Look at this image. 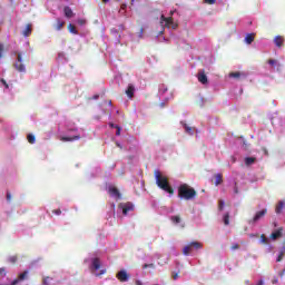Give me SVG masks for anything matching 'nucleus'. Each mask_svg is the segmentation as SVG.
Instances as JSON below:
<instances>
[{"mask_svg":"<svg viewBox=\"0 0 285 285\" xmlns=\"http://www.w3.org/2000/svg\"><path fill=\"white\" fill-rule=\"evenodd\" d=\"M178 197L179 199H186V202H190V199H195L197 197V190L190 187L188 184H181L178 187Z\"/></svg>","mask_w":285,"mask_h":285,"instance_id":"2","label":"nucleus"},{"mask_svg":"<svg viewBox=\"0 0 285 285\" xmlns=\"http://www.w3.org/2000/svg\"><path fill=\"white\" fill-rule=\"evenodd\" d=\"M91 268L92 271H99L101 268V261L99 258H92Z\"/></svg>","mask_w":285,"mask_h":285,"instance_id":"12","label":"nucleus"},{"mask_svg":"<svg viewBox=\"0 0 285 285\" xmlns=\"http://www.w3.org/2000/svg\"><path fill=\"white\" fill-rule=\"evenodd\" d=\"M256 158L255 157H246L245 158V165L246 166H252V164H255Z\"/></svg>","mask_w":285,"mask_h":285,"instance_id":"25","label":"nucleus"},{"mask_svg":"<svg viewBox=\"0 0 285 285\" xmlns=\"http://www.w3.org/2000/svg\"><path fill=\"white\" fill-rule=\"evenodd\" d=\"M50 282H52V278L49 277V276L42 278V284L43 285H50Z\"/></svg>","mask_w":285,"mask_h":285,"instance_id":"29","label":"nucleus"},{"mask_svg":"<svg viewBox=\"0 0 285 285\" xmlns=\"http://www.w3.org/2000/svg\"><path fill=\"white\" fill-rule=\"evenodd\" d=\"M106 269H101L100 273L96 274V277H99L100 275H105Z\"/></svg>","mask_w":285,"mask_h":285,"instance_id":"45","label":"nucleus"},{"mask_svg":"<svg viewBox=\"0 0 285 285\" xmlns=\"http://www.w3.org/2000/svg\"><path fill=\"white\" fill-rule=\"evenodd\" d=\"M109 126H110V128H117V125H115L112 122H110Z\"/></svg>","mask_w":285,"mask_h":285,"instance_id":"48","label":"nucleus"},{"mask_svg":"<svg viewBox=\"0 0 285 285\" xmlns=\"http://www.w3.org/2000/svg\"><path fill=\"white\" fill-rule=\"evenodd\" d=\"M285 202L279 200L278 204L275 207L276 215H282V210H284Z\"/></svg>","mask_w":285,"mask_h":285,"instance_id":"16","label":"nucleus"},{"mask_svg":"<svg viewBox=\"0 0 285 285\" xmlns=\"http://www.w3.org/2000/svg\"><path fill=\"white\" fill-rule=\"evenodd\" d=\"M117 279H119V282H128V273L126 271H120L117 273L116 275Z\"/></svg>","mask_w":285,"mask_h":285,"instance_id":"10","label":"nucleus"},{"mask_svg":"<svg viewBox=\"0 0 285 285\" xmlns=\"http://www.w3.org/2000/svg\"><path fill=\"white\" fill-rule=\"evenodd\" d=\"M224 224L225 226H228V224H230V214H225L224 215Z\"/></svg>","mask_w":285,"mask_h":285,"instance_id":"28","label":"nucleus"},{"mask_svg":"<svg viewBox=\"0 0 285 285\" xmlns=\"http://www.w3.org/2000/svg\"><path fill=\"white\" fill-rule=\"evenodd\" d=\"M156 184L160 190H165V193H168L169 195H175V189L170 187V183H168V177L161 175V171L159 169H156L154 171Z\"/></svg>","mask_w":285,"mask_h":285,"instance_id":"1","label":"nucleus"},{"mask_svg":"<svg viewBox=\"0 0 285 285\" xmlns=\"http://www.w3.org/2000/svg\"><path fill=\"white\" fill-rule=\"evenodd\" d=\"M1 83H3V86H4L6 88H9L8 82H6L4 79H1Z\"/></svg>","mask_w":285,"mask_h":285,"instance_id":"47","label":"nucleus"},{"mask_svg":"<svg viewBox=\"0 0 285 285\" xmlns=\"http://www.w3.org/2000/svg\"><path fill=\"white\" fill-rule=\"evenodd\" d=\"M0 275H2L3 277H6V269L3 267L0 268Z\"/></svg>","mask_w":285,"mask_h":285,"instance_id":"44","label":"nucleus"},{"mask_svg":"<svg viewBox=\"0 0 285 285\" xmlns=\"http://www.w3.org/2000/svg\"><path fill=\"white\" fill-rule=\"evenodd\" d=\"M117 131L116 135L119 137V135H121V127L120 126H116Z\"/></svg>","mask_w":285,"mask_h":285,"instance_id":"41","label":"nucleus"},{"mask_svg":"<svg viewBox=\"0 0 285 285\" xmlns=\"http://www.w3.org/2000/svg\"><path fill=\"white\" fill-rule=\"evenodd\" d=\"M169 14H170V17H173V14H175V11H170Z\"/></svg>","mask_w":285,"mask_h":285,"instance_id":"52","label":"nucleus"},{"mask_svg":"<svg viewBox=\"0 0 285 285\" xmlns=\"http://www.w3.org/2000/svg\"><path fill=\"white\" fill-rule=\"evenodd\" d=\"M136 285H144L141 281H136Z\"/></svg>","mask_w":285,"mask_h":285,"instance_id":"50","label":"nucleus"},{"mask_svg":"<svg viewBox=\"0 0 285 285\" xmlns=\"http://www.w3.org/2000/svg\"><path fill=\"white\" fill-rule=\"evenodd\" d=\"M282 235H284V228L279 227L277 230L273 232L269 237L273 240H275V239H279V237H282Z\"/></svg>","mask_w":285,"mask_h":285,"instance_id":"9","label":"nucleus"},{"mask_svg":"<svg viewBox=\"0 0 285 285\" xmlns=\"http://www.w3.org/2000/svg\"><path fill=\"white\" fill-rule=\"evenodd\" d=\"M208 6H215L217 3V0H204Z\"/></svg>","mask_w":285,"mask_h":285,"instance_id":"35","label":"nucleus"},{"mask_svg":"<svg viewBox=\"0 0 285 285\" xmlns=\"http://www.w3.org/2000/svg\"><path fill=\"white\" fill-rule=\"evenodd\" d=\"M68 30L69 32H71V35H79V31H77V27H75V24L72 23L68 24Z\"/></svg>","mask_w":285,"mask_h":285,"instance_id":"24","label":"nucleus"},{"mask_svg":"<svg viewBox=\"0 0 285 285\" xmlns=\"http://www.w3.org/2000/svg\"><path fill=\"white\" fill-rule=\"evenodd\" d=\"M171 222L174 224H179L181 222V217H179V216H171Z\"/></svg>","mask_w":285,"mask_h":285,"instance_id":"30","label":"nucleus"},{"mask_svg":"<svg viewBox=\"0 0 285 285\" xmlns=\"http://www.w3.org/2000/svg\"><path fill=\"white\" fill-rule=\"evenodd\" d=\"M27 139H28V141H29L30 144H35V141H36L35 135H32V134H29V135L27 136Z\"/></svg>","mask_w":285,"mask_h":285,"instance_id":"31","label":"nucleus"},{"mask_svg":"<svg viewBox=\"0 0 285 285\" xmlns=\"http://www.w3.org/2000/svg\"><path fill=\"white\" fill-rule=\"evenodd\" d=\"M229 77H232L233 79H239V77H246V73H242L239 71H235V72H230Z\"/></svg>","mask_w":285,"mask_h":285,"instance_id":"20","label":"nucleus"},{"mask_svg":"<svg viewBox=\"0 0 285 285\" xmlns=\"http://www.w3.org/2000/svg\"><path fill=\"white\" fill-rule=\"evenodd\" d=\"M268 63H269V66H275L276 61L273 60V59H269V60H268Z\"/></svg>","mask_w":285,"mask_h":285,"instance_id":"46","label":"nucleus"},{"mask_svg":"<svg viewBox=\"0 0 285 285\" xmlns=\"http://www.w3.org/2000/svg\"><path fill=\"white\" fill-rule=\"evenodd\" d=\"M197 79L200 83H203L204 86H206V83H208V76H206L205 72H198L197 75Z\"/></svg>","mask_w":285,"mask_h":285,"instance_id":"11","label":"nucleus"},{"mask_svg":"<svg viewBox=\"0 0 285 285\" xmlns=\"http://www.w3.org/2000/svg\"><path fill=\"white\" fill-rule=\"evenodd\" d=\"M13 68H16L18 72H26V65L23 63V56L21 53H18Z\"/></svg>","mask_w":285,"mask_h":285,"instance_id":"5","label":"nucleus"},{"mask_svg":"<svg viewBox=\"0 0 285 285\" xmlns=\"http://www.w3.org/2000/svg\"><path fill=\"white\" fill-rule=\"evenodd\" d=\"M274 43L277 48H282V46H284V37L282 36H276L274 38Z\"/></svg>","mask_w":285,"mask_h":285,"instance_id":"17","label":"nucleus"},{"mask_svg":"<svg viewBox=\"0 0 285 285\" xmlns=\"http://www.w3.org/2000/svg\"><path fill=\"white\" fill-rule=\"evenodd\" d=\"M63 26H66V22L61 21V19H57L56 30H61V28H63Z\"/></svg>","mask_w":285,"mask_h":285,"instance_id":"27","label":"nucleus"},{"mask_svg":"<svg viewBox=\"0 0 285 285\" xmlns=\"http://www.w3.org/2000/svg\"><path fill=\"white\" fill-rule=\"evenodd\" d=\"M255 41V33H248L246 37H245V42L250 46V43H253Z\"/></svg>","mask_w":285,"mask_h":285,"instance_id":"19","label":"nucleus"},{"mask_svg":"<svg viewBox=\"0 0 285 285\" xmlns=\"http://www.w3.org/2000/svg\"><path fill=\"white\" fill-rule=\"evenodd\" d=\"M184 128H185V131L187 132V135H195V130H193V127L188 126L187 124L185 122H181Z\"/></svg>","mask_w":285,"mask_h":285,"instance_id":"22","label":"nucleus"},{"mask_svg":"<svg viewBox=\"0 0 285 285\" xmlns=\"http://www.w3.org/2000/svg\"><path fill=\"white\" fill-rule=\"evenodd\" d=\"M266 215H268V209L263 208L262 210L256 212L254 217L248 220V224L254 226V224H257V222H259V219H264V217H266Z\"/></svg>","mask_w":285,"mask_h":285,"instance_id":"3","label":"nucleus"},{"mask_svg":"<svg viewBox=\"0 0 285 285\" xmlns=\"http://www.w3.org/2000/svg\"><path fill=\"white\" fill-rule=\"evenodd\" d=\"M234 193H235V195H239V188L237 187V184L234 187Z\"/></svg>","mask_w":285,"mask_h":285,"instance_id":"42","label":"nucleus"},{"mask_svg":"<svg viewBox=\"0 0 285 285\" xmlns=\"http://www.w3.org/2000/svg\"><path fill=\"white\" fill-rule=\"evenodd\" d=\"M63 12H65V17L67 19H72V17H75V12L72 11V9L70 7H65Z\"/></svg>","mask_w":285,"mask_h":285,"instance_id":"15","label":"nucleus"},{"mask_svg":"<svg viewBox=\"0 0 285 285\" xmlns=\"http://www.w3.org/2000/svg\"><path fill=\"white\" fill-rule=\"evenodd\" d=\"M261 244H268V237L264 234L261 235Z\"/></svg>","mask_w":285,"mask_h":285,"instance_id":"32","label":"nucleus"},{"mask_svg":"<svg viewBox=\"0 0 285 285\" xmlns=\"http://www.w3.org/2000/svg\"><path fill=\"white\" fill-rule=\"evenodd\" d=\"M79 26H86V19H78Z\"/></svg>","mask_w":285,"mask_h":285,"instance_id":"37","label":"nucleus"},{"mask_svg":"<svg viewBox=\"0 0 285 285\" xmlns=\"http://www.w3.org/2000/svg\"><path fill=\"white\" fill-rule=\"evenodd\" d=\"M225 203L224 200H218V210H224Z\"/></svg>","mask_w":285,"mask_h":285,"instance_id":"33","label":"nucleus"},{"mask_svg":"<svg viewBox=\"0 0 285 285\" xmlns=\"http://www.w3.org/2000/svg\"><path fill=\"white\" fill-rule=\"evenodd\" d=\"M233 161H235V158H233Z\"/></svg>","mask_w":285,"mask_h":285,"instance_id":"54","label":"nucleus"},{"mask_svg":"<svg viewBox=\"0 0 285 285\" xmlns=\"http://www.w3.org/2000/svg\"><path fill=\"white\" fill-rule=\"evenodd\" d=\"M129 99L135 97V86L128 85L127 90L125 91Z\"/></svg>","mask_w":285,"mask_h":285,"instance_id":"13","label":"nucleus"},{"mask_svg":"<svg viewBox=\"0 0 285 285\" xmlns=\"http://www.w3.org/2000/svg\"><path fill=\"white\" fill-rule=\"evenodd\" d=\"M23 37H30L32 35V24H27L26 29L22 31Z\"/></svg>","mask_w":285,"mask_h":285,"instance_id":"18","label":"nucleus"},{"mask_svg":"<svg viewBox=\"0 0 285 285\" xmlns=\"http://www.w3.org/2000/svg\"><path fill=\"white\" fill-rule=\"evenodd\" d=\"M178 277H179V274H175V275L173 276L174 279H177Z\"/></svg>","mask_w":285,"mask_h":285,"instance_id":"49","label":"nucleus"},{"mask_svg":"<svg viewBox=\"0 0 285 285\" xmlns=\"http://www.w3.org/2000/svg\"><path fill=\"white\" fill-rule=\"evenodd\" d=\"M3 58V45L0 43V59Z\"/></svg>","mask_w":285,"mask_h":285,"instance_id":"40","label":"nucleus"},{"mask_svg":"<svg viewBox=\"0 0 285 285\" xmlns=\"http://www.w3.org/2000/svg\"><path fill=\"white\" fill-rule=\"evenodd\" d=\"M28 271H24L23 273L19 274L18 277L13 279L10 285H17L19 284V282L28 279Z\"/></svg>","mask_w":285,"mask_h":285,"instance_id":"7","label":"nucleus"},{"mask_svg":"<svg viewBox=\"0 0 285 285\" xmlns=\"http://www.w3.org/2000/svg\"><path fill=\"white\" fill-rule=\"evenodd\" d=\"M215 179V186H219V184L224 181V176L222 174H216Z\"/></svg>","mask_w":285,"mask_h":285,"instance_id":"21","label":"nucleus"},{"mask_svg":"<svg viewBox=\"0 0 285 285\" xmlns=\"http://www.w3.org/2000/svg\"><path fill=\"white\" fill-rule=\"evenodd\" d=\"M53 215H61V209H55L52 210Z\"/></svg>","mask_w":285,"mask_h":285,"instance_id":"43","label":"nucleus"},{"mask_svg":"<svg viewBox=\"0 0 285 285\" xmlns=\"http://www.w3.org/2000/svg\"><path fill=\"white\" fill-rule=\"evenodd\" d=\"M142 268H155V264H145Z\"/></svg>","mask_w":285,"mask_h":285,"instance_id":"36","label":"nucleus"},{"mask_svg":"<svg viewBox=\"0 0 285 285\" xmlns=\"http://www.w3.org/2000/svg\"><path fill=\"white\" fill-rule=\"evenodd\" d=\"M109 195L117 197L118 199L121 197V193H119L117 187H109Z\"/></svg>","mask_w":285,"mask_h":285,"instance_id":"14","label":"nucleus"},{"mask_svg":"<svg viewBox=\"0 0 285 285\" xmlns=\"http://www.w3.org/2000/svg\"><path fill=\"white\" fill-rule=\"evenodd\" d=\"M77 139H81V136L62 137L61 141H77Z\"/></svg>","mask_w":285,"mask_h":285,"instance_id":"23","label":"nucleus"},{"mask_svg":"<svg viewBox=\"0 0 285 285\" xmlns=\"http://www.w3.org/2000/svg\"><path fill=\"white\" fill-rule=\"evenodd\" d=\"M17 256H11L8 258V262H10V264H17Z\"/></svg>","mask_w":285,"mask_h":285,"instance_id":"34","label":"nucleus"},{"mask_svg":"<svg viewBox=\"0 0 285 285\" xmlns=\"http://www.w3.org/2000/svg\"><path fill=\"white\" fill-rule=\"evenodd\" d=\"M108 1H110V0H102V3H108Z\"/></svg>","mask_w":285,"mask_h":285,"instance_id":"53","label":"nucleus"},{"mask_svg":"<svg viewBox=\"0 0 285 285\" xmlns=\"http://www.w3.org/2000/svg\"><path fill=\"white\" fill-rule=\"evenodd\" d=\"M232 250H239V244L232 245Z\"/></svg>","mask_w":285,"mask_h":285,"instance_id":"39","label":"nucleus"},{"mask_svg":"<svg viewBox=\"0 0 285 285\" xmlns=\"http://www.w3.org/2000/svg\"><path fill=\"white\" fill-rule=\"evenodd\" d=\"M118 208L122 210V215H128V213L135 210V205L132 203H124L118 205Z\"/></svg>","mask_w":285,"mask_h":285,"instance_id":"6","label":"nucleus"},{"mask_svg":"<svg viewBox=\"0 0 285 285\" xmlns=\"http://www.w3.org/2000/svg\"><path fill=\"white\" fill-rule=\"evenodd\" d=\"M160 21H164V22L166 23V26H168V27L171 26V28H174V30H175V28H177V23H175V22L173 21V17L166 18L165 16H161V17H160Z\"/></svg>","mask_w":285,"mask_h":285,"instance_id":"8","label":"nucleus"},{"mask_svg":"<svg viewBox=\"0 0 285 285\" xmlns=\"http://www.w3.org/2000/svg\"><path fill=\"white\" fill-rule=\"evenodd\" d=\"M284 256H285V246H283L281 248V252L278 254V257H277L276 262H282V259H284Z\"/></svg>","mask_w":285,"mask_h":285,"instance_id":"26","label":"nucleus"},{"mask_svg":"<svg viewBox=\"0 0 285 285\" xmlns=\"http://www.w3.org/2000/svg\"><path fill=\"white\" fill-rule=\"evenodd\" d=\"M193 248H195L196 250H199V248H202V243L199 242L189 243L183 248V254L186 256L190 255L193 253Z\"/></svg>","mask_w":285,"mask_h":285,"instance_id":"4","label":"nucleus"},{"mask_svg":"<svg viewBox=\"0 0 285 285\" xmlns=\"http://www.w3.org/2000/svg\"><path fill=\"white\" fill-rule=\"evenodd\" d=\"M257 285H264V281H259Z\"/></svg>","mask_w":285,"mask_h":285,"instance_id":"51","label":"nucleus"},{"mask_svg":"<svg viewBox=\"0 0 285 285\" xmlns=\"http://www.w3.org/2000/svg\"><path fill=\"white\" fill-rule=\"evenodd\" d=\"M7 202H12V194L10 191L7 193Z\"/></svg>","mask_w":285,"mask_h":285,"instance_id":"38","label":"nucleus"}]
</instances>
